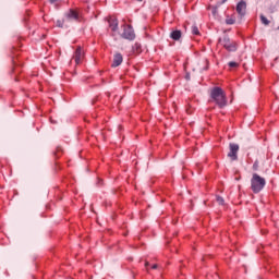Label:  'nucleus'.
<instances>
[{
  "mask_svg": "<svg viewBox=\"0 0 279 279\" xmlns=\"http://www.w3.org/2000/svg\"><path fill=\"white\" fill-rule=\"evenodd\" d=\"M121 38H124L125 40H134V38H136V34L134 33L132 25H123V33L121 34Z\"/></svg>",
  "mask_w": 279,
  "mask_h": 279,
  "instance_id": "nucleus-4",
  "label": "nucleus"
},
{
  "mask_svg": "<svg viewBox=\"0 0 279 279\" xmlns=\"http://www.w3.org/2000/svg\"><path fill=\"white\" fill-rule=\"evenodd\" d=\"M192 34L194 36H199V28L196 25L192 26Z\"/></svg>",
  "mask_w": 279,
  "mask_h": 279,
  "instance_id": "nucleus-15",
  "label": "nucleus"
},
{
  "mask_svg": "<svg viewBox=\"0 0 279 279\" xmlns=\"http://www.w3.org/2000/svg\"><path fill=\"white\" fill-rule=\"evenodd\" d=\"M210 101H215L218 108H226L228 106V96L221 87H214L210 89Z\"/></svg>",
  "mask_w": 279,
  "mask_h": 279,
  "instance_id": "nucleus-1",
  "label": "nucleus"
},
{
  "mask_svg": "<svg viewBox=\"0 0 279 279\" xmlns=\"http://www.w3.org/2000/svg\"><path fill=\"white\" fill-rule=\"evenodd\" d=\"M217 203H218L220 206H223V204H226V201L223 199V197L217 196Z\"/></svg>",
  "mask_w": 279,
  "mask_h": 279,
  "instance_id": "nucleus-16",
  "label": "nucleus"
},
{
  "mask_svg": "<svg viewBox=\"0 0 279 279\" xmlns=\"http://www.w3.org/2000/svg\"><path fill=\"white\" fill-rule=\"evenodd\" d=\"M229 66H230V69H236V66H239V63H236L234 61H230Z\"/></svg>",
  "mask_w": 279,
  "mask_h": 279,
  "instance_id": "nucleus-17",
  "label": "nucleus"
},
{
  "mask_svg": "<svg viewBox=\"0 0 279 279\" xmlns=\"http://www.w3.org/2000/svg\"><path fill=\"white\" fill-rule=\"evenodd\" d=\"M219 45H221V47L228 51H236V49H239L236 41L230 39V37L227 35H225L222 38H219Z\"/></svg>",
  "mask_w": 279,
  "mask_h": 279,
  "instance_id": "nucleus-3",
  "label": "nucleus"
},
{
  "mask_svg": "<svg viewBox=\"0 0 279 279\" xmlns=\"http://www.w3.org/2000/svg\"><path fill=\"white\" fill-rule=\"evenodd\" d=\"M60 0H49L50 3H58Z\"/></svg>",
  "mask_w": 279,
  "mask_h": 279,
  "instance_id": "nucleus-19",
  "label": "nucleus"
},
{
  "mask_svg": "<svg viewBox=\"0 0 279 279\" xmlns=\"http://www.w3.org/2000/svg\"><path fill=\"white\" fill-rule=\"evenodd\" d=\"M122 63H123V54H121L120 52H117L113 56V63L111 64V66L113 69H117V66H121Z\"/></svg>",
  "mask_w": 279,
  "mask_h": 279,
  "instance_id": "nucleus-9",
  "label": "nucleus"
},
{
  "mask_svg": "<svg viewBox=\"0 0 279 279\" xmlns=\"http://www.w3.org/2000/svg\"><path fill=\"white\" fill-rule=\"evenodd\" d=\"M227 156L232 161L239 160V144H234V143L229 144V153Z\"/></svg>",
  "mask_w": 279,
  "mask_h": 279,
  "instance_id": "nucleus-5",
  "label": "nucleus"
},
{
  "mask_svg": "<svg viewBox=\"0 0 279 279\" xmlns=\"http://www.w3.org/2000/svg\"><path fill=\"white\" fill-rule=\"evenodd\" d=\"M109 27L112 32V36L117 37V32H119V20L110 19L109 20Z\"/></svg>",
  "mask_w": 279,
  "mask_h": 279,
  "instance_id": "nucleus-7",
  "label": "nucleus"
},
{
  "mask_svg": "<svg viewBox=\"0 0 279 279\" xmlns=\"http://www.w3.org/2000/svg\"><path fill=\"white\" fill-rule=\"evenodd\" d=\"M57 27H64V21H57Z\"/></svg>",
  "mask_w": 279,
  "mask_h": 279,
  "instance_id": "nucleus-18",
  "label": "nucleus"
},
{
  "mask_svg": "<svg viewBox=\"0 0 279 279\" xmlns=\"http://www.w3.org/2000/svg\"><path fill=\"white\" fill-rule=\"evenodd\" d=\"M170 37L172 38V40H180V38H182V32L180 31H173L170 34Z\"/></svg>",
  "mask_w": 279,
  "mask_h": 279,
  "instance_id": "nucleus-11",
  "label": "nucleus"
},
{
  "mask_svg": "<svg viewBox=\"0 0 279 279\" xmlns=\"http://www.w3.org/2000/svg\"><path fill=\"white\" fill-rule=\"evenodd\" d=\"M145 267H149V262H146V263H145Z\"/></svg>",
  "mask_w": 279,
  "mask_h": 279,
  "instance_id": "nucleus-21",
  "label": "nucleus"
},
{
  "mask_svg": "<svg viewBox=\"0 0 279 279\" xmlns=\"http://www.w3.org/2000/svg\"><path fill=\"white\" fill-rule=\"evenodd\" d=\"M258 169H260V161H258V159H256L255 162L253 163L252 170L258 171Z\"/></svg>",
  "mask_w": 279,
  "mask_h": 279,
  "instance_id": "nucleus-12",
  "label": "nucleus"
},
{
  "mask_svg": "<svg viewBox=\"0 0 279 279\" xmlns=\"http://www.w3.org/2000/svg\"><path fill=\"white\" fill-rule=\"evenodd\" d=\"M80 19V14H77L74 10H70L66 14L65 21H77Z\"/></svg>",
  "mask_w": 279,
  "mask_h": 279,
  "instance_id": "nucleus-10",
  "label": "nucleus"
},
{
  "mask_svg": "<svg viewBox=\"0 0 279 279\" xmlns=\"http://www.w3.org/2000/svg\"><path fill=\"white\" fill-rule=\"evenodd\" d=\"M234 23H236V20H234V17H227L226 19V24L227 25H234Z\"/></svg>",
  "mask_w": 279,
  "mask_h": 279,
  "instance_id": "nucleus-14",
  "label": "nucleus"
},
{
  "mask_svg": "<svg viewBox=\"0 0 279 279\" xmlns=\"http://www.w3.org/2000/svg\"><path fill=\"white\" fill-rule=\"evenodd\" d=\"M266 184H267V180H265V178L260 177L256 172L252 174L251 191H253V193H260V191L265 189Z\"/></svg>",
  "mask_w": 279,
  "mask_h": 279,
  "instance_id": "nucleus-2",
  "label": "nucleus"
},
{
  "mask_svg": "<svg viewBox=\"0 0 279 279\" xmlns=\"http://www.w3.org/2000/svg\"><path fill=\"white\" fill-rule=\"evenodd\" d=\"M260 22L263 23V25H269V21L267 20V17L264 14L259 15Z\"/></svg>",
  "mask_w": 279,
  "mask_h": 279,
  "instance_id": "nucleus-13",
  "label": "nucleus"
},
{
  "mask_svg": "<svg viewBox=\"0 0 279 279\" xmlns=\"http://www.w3.org/2000/svg\"><path fill=\"white\" fill-rule=\"evenodd\" d=\"M226 1H228V0H222L221 3H226Z\"/></svg>",
  "mask_w": 279,
  "mask_h": 279,
  "instance_id": "nucleus-22",
  "label": "nucleus"
},
{
  "mask_svg": "<svg viewBox=\"0 0 279 279\" xmlns=\"http://www.w3.org/2000/svg\"><path fill=\"white\" fill-rule=\"evenodd\" d=\"M151 269H158V266L155 264L151 266Z\"/></svg>",
  "mask_w": 279,
  "mask_h": 279,
  "instance_id": "nucleus-20",
  "label": "nucleus"
},
{
  "mask_svg": "<svg viewBox=\"0 0 279 279\" xmlns=\"http://www.w3.org/2000/svg\"><path fill=\"white\" fill-rule=\"evenodd\" d=\"M247 10V3H245V1H240L236 4V12L240 16H245V11Z\"/></svg>",
  "mask_w": 279,
  "mask_h": 279,
  "instance_id": "nucleus-8",
  "label": "nucleus"
},
{
  "mask_svg": "<svg viewBox=\"0 0 279 279\" xmlns=\"http://www.w3.org/2000/svg\"><path fill=\"white\" fill-rule=\"evenodd\" d=\"M73 59L76 64H82V60H84V50H82V47L76 48Z\"/></svg>",
  "mask_w": 279,
  "mask_h": 279,
  "instance_id": "nucleus-6",
  "label": "nucleus"
},
{
  "mask_svg": "<svg viewBox=\"0 0 279 279\" xmlns=\"http://www.w3.org/2000/svg\"><path fill=\"white\" fill-rule=\"evenodd\" d=\"M137 1H140V2H141V1H143V0H137Z\"/></svg>",
  "mask_w": 279,
  "mask_h": 279,
  "instance_id": "nucleus-23",
  "label": "nucleus"
}]
</instances>
